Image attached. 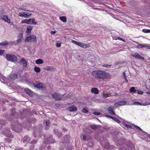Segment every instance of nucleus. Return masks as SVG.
Segmentation results:
<instances>
[{"instance_id": "obj_1", "label": "nucleus", "mask_w": 150, "mask_h": 150, "mask_svg": "<svg viewBox=\"0 0 150 150\" xmlns=\"http://www.w3.org/2000/svg\"><path fill=\"white\" fill-rule=\"evenodd\" d=\"M92 75L95 78L102 80L109 79L111 76L108 73L100 70L93 71Z\"/></svg>"}, {"instance_id": "obj_2", "label": "nucleus", "mask_w": 150, "mask_h": 150, "mask_svg": "<svg viewBox=\"0 0 150 150\" xmlns=\"http://www.w3.org/2000/svg\"><path fill=\"white\" fill-rule=\"evenodd\" d=\"M6 58L7 60L13 62H16L17 61V58L15 55L12 54H6Z\"/></svg>"}, {"instance_id": "obj_3", "label": "nucleus", "mask_w": 150, "mask_h": 150, "mask_svg": "<svg viewBox=\"0 0 150 150\" xmlns=\"http://www.w3.org/2000/svg\"><path fill=\"white\" fill-rule=\"evenodd\" d=\"M71 42L72 43L79 46L82 47L83 48H86L89 47V45L88 44L81 42H77L74 40H72Z\"/></svg>"}, {"instance_id": "obj_4", "label": "nucleus", "mask_w": 150, "mask_h": 150, "mask_svg": "<svg viewBox=\"0 0 150 150\" xmlns=\"http://www.w3.org/2000/svg\"><path fill=\"white\" fill-rule=\"evenodd\" d=\"M34 86L39 89L44 88L46 87V86L45 84H42L39 81H37L34 83Z\"/></svg>"}, {"instance_id": "obj_5", "label": "nucleus", "mask_w": 150, "mask_h": 150, "mask_svg": "<svg viewBox=\"0 0 150 150\" xmlns=\"http://www.w3.org/2000/svg\"><path fill=\"white\" fill-rule=\"evenodd\" d=\"M31 15V14L27 12H19L18 16L25 18H28Z\"/></svg>"}, {"instance_id": "obj_6", "label": "nucleus", "mask_w": 150, "mask_h": 150, "mask_svg": "<svg viewBox=\"0 0 150 150\" xmlns=\"http://www.w3.org/2000/svg\"><path fill=\"white\" fill-rule=\"evenodd\" d=\"M127 104V102L126 101L124 100H121L118 101V102L115 103L114 105L117 107L119 106H123Z\"/></svg>"}, {"instance_id": "obj_7", "label": "nucleus", "mask_w": 150, "mask_h": 150, "mask_svg": "<svg viewBox=\"0 0 150 150\" xmlns=\"http://www.w3.org/2000/svg\"><path fill=\"white\" fill-rule=\"evenodd\" d=\"M131 55L134 57L139 59L142 60H144V58L142 56L140 55L138 53H135L131 54Z\"/></svg>"}, {"instance_id": "obj_8", "label": "nucleus", "mask_w": 150, "mask_h": 150, "mask_svg": "<svg viewBox=\"0 0 150 150\" xmlns=\"http://www.w3.org/2000/svg\"><path fill=\"white\" fill-rule=\"evenodd\" d=\"M52 96L53 98L56 100H59L61 99V96L60 94H58L56 93L52 94Z\"/></svg>"}, {"instance_id": "obj_9", "label": "nucleus", "mask_w": 150, "mask_h": 150, "mask_svg": "<svg viewBox=\"0 0 150 150\" xmlns=\"http://www.w3.org/2000/svg\"><path fill=\"white\" fill-rule=\"evenodd\" d=\"M108 113L110 114L115 115V114L114 111V107H113L110 106L108 107Z\"/></svg>"}, {"instance_id": "obj_10", "label": "nucleus", "mask_w": 150, "mask_h": 150, "mask_svg": "<svg viewBox=\"0 0 150 150\" xmlns=\"http://www.w3.org/2000/svg\"><path fill=\"white\" fill-rule=\"evenodd\" d=\"M19 62L24 67H26L27 66V62L24 58L21 59Z\"/></svg>"}, {"instance_id": "obj_11", "label": "nucleus", "mask_w": 150, "mask_h": 150, "mask_svg": "<svg viewBox=\"0 0 150 150\" xmlns=\"http://www.w3.org/2000/svg\"><path fill=\"white\" fill-rule=\"evenodd\" d=\"M17 78V75L16 74H12L9 76V78L12 80H15Z\"/></svg>"}, {"instance_id": "obj_12", "label": "nucleus", "mask_w": 150, "mask_h": 150, "mask_svg": "<svg viewBox=\"0 0 150 150\" xmlns=\"http://www.w3.org/2000/svg\"><path fill=\"white\" fill-rule=\"evenodd\" d=\"M24 91L25 92H26V93L29 95L30 96H32L33 95V92L30 91V89L26 88L24 89Z\"/></svg>"}, {"instance_id": "obj_13", "label": "nucleus", "mask_w": 150, "mask_h": 150, "mask_svg": "<svg viewBox=\"0 0 150 150\" xmlns=\"http://www.w3.org/2000/svg\"><path fill=\"white\" fill-rule=\"evenodd\" d=\"M30 18L28 19H25L21 21V23H26L27 24H30Z\"/></svg>"}, {"instance_id": "obj_14", "label": "nucleus", "mask_w": 150, "mask_h": 150, "mask_svg": "<svg viewBox=\"0 0 150 150\" xmlns=\"http://www.w3.org/2000/svg\"><path fill=\"white\" fill-rule=\"evenodd\" d=\"M3 20L8 23H10V21L9 19L8 18V17L6 16H4L2 18Z\"/></svg>"}, {"instance_id": "obj_15", "label": "nucleus", "mask_w": 150, "mask_h": 150, "mask_svg": "<svg viewBox=\"0 0 150 150\" xmlns=\"http://www.w3.org/2000/svg\"><path fill=\"white\" fill-rule=\"evenodd\" d=\"M68 109L70 112H75L77 110V108L74 106L70 107Z\"/></svg>"}, {"instance_id": "obj_16", "label": "nucleus", "mask_w": 150, "mask_h": 150, "mask_svg": "<svg viewBox=\"0 0 150 150\" xmlns=\"http://www.w3.org/2000/svg\"><path fill=\"white\" fill-rule=\"evenodd\" d=\"M91 92L94 94H97L98 93V90L96 88H93L91 89Z\"/></svg>"}, {"instance_id": "obj_17", "label": "nucleus", "mask_w": 150, "mask_h": 150, "mask_svg": "<svg viewBox=\"0 0 150 150\" xmlns=\"http://www.w3.org/2000/svg\"><path fill=\"white\" fill-rule=\"evenodd\" d=\"M43 63V61L40 59H38L35 61V63L38 64H42Z\"/></svg>"}, {"instance_id": "obj_18", "label": "nucleus", "mask_w": 150, "mask_h": 150, "mask_svg": "<svg viewBox=\"0 0 150 150\" xmlns=\"http://www.w3.org/2000/svg\"><path fill=\"white\" fill-rule=\"evenodd\" d=\"M30 139L29 137L27 136H25L23 138V141L24 142H29Z\"/></svg>"}, {"instance_id": "obj_19", "label": "nucleus", "mask_w": 150, "mask_h": 150, "mask_svg": "<svg viewBox=\"0 0 150 150\" xmlns=\"http://www.w3.org/2000/svg\"><path fill=\"white\" fill-rule=\"evenodd\" d=\"M33 28V27L32 26H29L27 27L26 33H30Z\"/></svg>"}, {"instance_id": "obj_20", "label": "nucleus", "mask_w": 150, "mask_h": 150, "mask_svg": "<svg viewBox=\"0 0 150 150\" xmlns=\"http://www.w3.org/2000/svg\"><path fill=\"white\" fill-rule=\"evenodd\" d=\"M31 37V42H35L37 41V40L36 39V36L34 35H31L30 36Z\"/></svg>"}, {"instance_id": "obj_21", "label": "nucleus", "mask_w": 150, "mask_h": 150, "mask_svg": "<svg viewBox=\"0 0 150 150\" xmlns=\"http://www.w3.org/2000/svg\"><path fill=\"white\" fill-rule=\"evenodd\" d=\"M60 20L64 22H65L66 21L67 19L65 16H61L59 17Z\"/></svg>"}, {"instance_id": "obj_22", "label": "nucleus", "mask_w": 150, "mask_h": 150, "mask_svg": "<svg viewBox=\"0 0 150 150\" xmlns=\"http://www.w3.org/2000/svg\"><path fill=\"white\" fill-rule=\"evenodd\" d=\"M130 91L134 93H137V90L135 89L134 87H132L130 89Z\"/></svg>"}, {"instance_id": "obj_23", "label": "nucleus", "mask_w": 150, "mask_h": 150, "mask_svg": "<svg viewBox=\"0 0 150 150\" xmlns=\"http://www.w3.org/2000/svg\"><path fill=\"white\" fill-rule=\"evenodd\" d=\"M34 71L37 73H39L40 71V68L38 67H35L34 68Z\"/></svg>"}, {"instance_id": "obj_24", "label": "nucleus", "mask_w": 150, "mask_h": 150, "mask_svg": "<svg viewBox=\"0 0 150 150\" xmlns=\"http://www.w3.org/2000/svg\"><path fill=\"white\" fill-rule=\"evenodd\" d=\"M145 44H139L137 47L138 48H144Z\"/></svg>"}, {"instance_id": "obj_25", "label": "nucleus", "mask_w": 150, "mask_h": 150, "mask_svg": "<svg viewBox=\"0 0 150 150\" xmlns=\"http://www.w3.org/2000/svg\"><path fill=\"white\" fill-rule=\"evenodd\" d=\"M44 69L46 70L49 71L52 70H53V69H54V68L52 67L47 66L44 68Z\"/></svg>"}, {"instance_id": "obj_26", "label": "nucleus", "mask_w": 150, "mask_h": 150, "mask_svg": "<svg viewBox=\"0 0 150 150\" xmlns=\"http://www.w3.org/2000/svg\"><path fill=\"white\" fill-rule=\"evenodd\" d=\"M30 23L31 24L36 25L37 24V22L35 21V19L34 18L31 19L30 18Z\"/></svg>"}, {"instance_id": "obj_27", "label": "nucleus", "mask_w": 150, "mask_h": 150, "mask_svg": "<svg viewBox=\"0 0 150 150\" xmlns=\"http://www.w3.org/2000/svg\"><path fill=\"white\" fill-rule=\"evenodd\" d=\"M144 48L146 49H150V44H145Z\"/></svg>"}, {"instance_id": "obj_28", "label": "nucleus", "mask_w": 150, "mask_h": 150, "mask_svg": "<svg viewBox=\"0 0 150 150\" xmlns=\"http://www.w3.org/2000/svg\"><path fill=\"white\" fill-rule=\"evenodd\" d=\"M8 44V42L7 41H4L0 43V45H3L4 46H5L7 45Z\"/></svg>"}, {"instance_id": "obj_29", "label": "nucleus", "mask_w": 150, "mask_h": 150, "mask_svg": "<svg viewBox=\"0 0 150 150\" xmlns=\"http://www.w3.org/2000/svg\"><path fill=\"white\" fill-rule=\"evenodd\" d=\"M133 105H142L141 103H140L139 102H134L133 104H132Z\"/></svg>"}, {"instance_id": "obj_30", "label": "nucleus", "mask_w": 150, "mask_h": 150, "mask_svg": "<svg viewBox=\"0 0 150 150\" xmlns=\"http://www.w3.org/2000/svg\"><path fill=\"white\" fill-rule=\"evenodd\" d=\"M20 9L24 11H29L30 12H32V11H30L29 10H28V9H27L26 8H24L23 7H21L20 8Z\"/></svg>"}, {"instance_id": "obj_31", "label": "nucleus", "mask_w": 150, "mask_h": 150, "mask_svg": "<svg viewBox=\"0 0 150 150\" xmlns=\"http://www.w3.org/2000/svg\"><path fill=\"white\" fill-rule=\"evenodd\" d=\"M135 127L136 129H137L141 130L143 132V134H144V133H146V132H145L143 131L139 127L137 126H135Z\"/></svg>"}, {"instance_id": "obj_32", "label": "nucleus", "mask_w": 150, "mask_h": 150, "mask_svg": "<svg viewBox=\"0 0 150 150\" xmlns=\"http://www.w3.org/2000/svg\"><path fill=\"white\" fill-rule=\"evenodd\" d=\"M31 39V37L30 36L28 37H27L25 39V42H30Z\"/></svg>"}, {"instance_id": "obj_33", "label": "nucleus", "mask_w": 150, "mask_h": 150, "mask_svg": "<svg viewBox=\"0 0 150 150\" xmlns=\"http://www.w3.org/2000/svg\"><path fill=\"white\" fill-rule=\"evenodd\" d=\"M105 148L108 150L111 149L113 148V146L112 145H109L108 147L106 146L105 147Z\"/></svg>"}, {"instance_id": "obj_34", "label": "nucleus", "mask_w": 150, "mask_h": 150, "mask_svg": "<svg viewBox=\"0 0 150 150\" xmlns=\"http://www.w3.org/2000/svg\"><path fill=\"white\" fill-rule=\"evenodd\" d=\"M143 31L144 33H150V30L144 29L143 30Z\"/></svg>"}, {"instance_id": "obj_35", "label": "nucleus", "mask_w": 150, "mask_h": 150, "mask_svg": "<svg viewBox=\"0 0 150 150\" xmlns=\"http://www.w3.org/2000/svg\"><path fill=\"white\" fill-rule=\"evenodd\" d=\"M81 111L82 112L85 113H86L88 112V111L87 109L85 108H84Z\"/></svg>"}, {"instance_id": "obj_36", "label": "nucleus", "mask_w": 150, "mask_h": 150, "mask_svg": "<svg viewBox=\"0 0 150 150\" xmlns=\"http://www.w3.org/2000/svg\"><path fill=\"white\" fill-rule=\"evenodd\" d=\"M137 93L139 94H143L144 92L142 91L139 90L137 91Z\"/></svg>"}, {"instance_id": "obj_37", "label": "nucleus", "mask_w": 150, "mask_h": 150, "mask_svg": "<svg viewBox=\"0 0 150 150\" xmlns=\"http://www.w3.org/2000/svg\"><path fill=\"white\" fill-rule=\"evenodd\" d=\"M123 77H124L126 81L127 82V78H126V73H125V72H124L123 73Z\"/></svg>"}, {"instance_id": "obj_38", "label": "nucleus", "mask_w": 150, "mask_h": 150, "mask_svg": "<svg viewBox=\"0 0 150 150\" xmlns=\"http://www.w3.org/2000/svg\"><path fill=\"white\" fill-rule=\"evenodd\" d=\"M112 119L113 120H114L115 121L117 122V123H119L120 122V121L118 120L117 118H116L113 117V118H112Z\"/></svg>"}, {"instance_id": "obj_39", "label": "nucleus", "mask_w": 150, "mask_h": 150, "mask_svg": "<svg viewBox=\"0 0 150 150\" xmlns=\"http://www.w3.org/2000/svg\"><path fill=\"white\" fill-rule=\"evenodd\" d=\"M18 38L22 39L23 38V35L22 33H19L18 35Z\"/></svg>"}, {"instance_id": "obj_40", "label": "nucleus", "mask_w": 150, "mask_h": 150, "mask_svg": "<svg viewBox=\"0 0 150 150\" xmlns=\"http://www.w3.org/2000/svg\"><path fill=\"white\" fill-rule=\"evenodd\" d=\"M124 126L128 128H132V127L131 126L127 125L126 124H124Z\"/></svg>"}, {"instance_id": "obj_41", "label": "nucleus", "mask_w": 150, "mask_h": 150, "mask_svg": "<svg viewBox=\"0 0 150 150\" xmlns=\"http://www.w3.org/2000/svg\"><path fill=\"white\" fill-rule=\"evenodd\" d=\"M81 138H82L83 139H84L85 141L87 140V137L86 136H85V135H83V136H82L81 137Z\"/></svg>"}, {"instance_id": "obj_42", "label": "nucleus", "mask_w": 150, "mask_h": 150, "mask_svg": "<svg viewBox=\"0 0 150 150\" xmlns=\"http://www.w3.org/2000/svg\"><path fill=\"white\" fill-rule=\"evenodd\" d=\"M103 97L104 98H107L108 97L109 95L108 93H103Z\"/></svg>"}, {"instance_id": "obj_43", "label": "nucleus", "mask_w": 150, "mask_h": 150, "mask_svg": "<svg viewBox=\"0 0 150 150\" xmlns=\"http://www.w3.org/2000/svg\"><path fill=\"white\" fill-rule=\"evenodd\" d=\"M93 114L97 115L99 116L101 114V113L100 112H95L93 113Z\"/></svg>"}, {"instance_id": "obj_44", "label": "nucleus", "mask_w": 150, "mask_h": 150, "mask_svg": "<svg viewBox=\"0 0 150 150\" xmlns=\"http://www.w3.org/2000/svg\"><path fill=\"white\" fill-rule=\"evenodd\" d=\"M4 52V50H0V56Z\"/></svg>"}, {"instance_id": "obj_45", "label": "nucleus", "mask_w": 150, "mask_h": 150, "mask_svg": "<svg viewBox=\"0 0 150 150\" xmlns=\"http://www.w3.org/2000/svg\"><path fill=\"white\" fill-rule=\"evenodd\" d=\"M61 46V44L60 43H57L56 44V46L57 47H60Z\"/></svg>"}, {"instance_id": "obj_46", "label": "nucleus", "mask_w": 150, "mask_h": 150, "mask_svg": "<svg viewBox=\"0 0 150 150\" xmlns=\"http://www.w3.org/2000/svg\"><path fill=\"white\" fill-rule=\"evenodd\" d=\"M1 79H2L4 81H5L6 79V77H4V76H2L0 77V80H1Z\"/></svg>"}, {"instance_id": "obj_47", "label": "nucleus", "mask_w": 150, "mask_h": 150, "mask_svg": "<svg viewBox=\"0 0 150 150\" xmlns=\"http://www.w3.org/2000/svg\"><path fill=\"white\" fill-rule=\"evenodd\" d=\"M91 127L92 129H95L96 128V127L95 125H92L91 126Z\"/></svg>"}, {"instance_id": "obj_48", "label": "nucleus", "mask_w": 150, "mask_h": 150, "mask_svg": "<svg viewBox=\"0 0 150 150\" xmlns=\"http://www.w3.org/2000/svg\"><path fill=\"white\" fill-rule=\"evenodd\" d=\"M117 39H118L119 40H122L123 42H125V40H123L122 38H121L120 37H118Z\"/></svg>"}, {"instance_id": "obj_49", "label": "nucleus", "mask_w": 150, "mask_h": 150, "mask_svg": "<svg viewBox=\"0 0 150 150\" xmlns=\"http://www.w3.org/2000/svg\"><path fill=\"white\" fill-rule=\"evenodd\" d=\"M21 39H21L19 38V39L16 41L18 43H19L21 42V40H22Z\"/></svg>"}, {"instance_id": "obj_50", "label": "nucleus", "mask_w": 150, "mask_h": 150, "mask_svg": "<svg viewBox=\"0 0 150 150\" xmlns=\"http://www.w3.org/2000/svg\"><path fill=\"white\" fill-rule=\"evenodd\" d=\"M37 142V141L36 140H33L31 142V143L33 144L36 143Z\"/></svg>"}, {"instance_id": "obj_51", "label": "nucleus", "mask_w": 150, "mask_h": 150, "mask_svg": "<svg viewBox=\"0 0 150 150\" xmlns=\"http://www.w3.org/2000/svg\"><path fill=\"white\" fill-rule=\"evenodd\" d=\"M16 150H23V149L21 147L16 148Z\"/></svg>"}, {"instance_id": "obj_52", "label": "nucleus", "mask_w": 150, "mask_h": 150, "mask_svg": "<svg viewBox=\"0 0 150 150\" xmlns=\"http://www.w3.org/2000/svg\"><path fill=\"white\" fill-rule=\"evenodd\" d=\"M56 32V31H51V34H55Z\"/></svg>"}, {"instance_id": "obj_53", "label": "nucleus", "mask_w": 150, "mask_h": 150, "mask_svg": "<svg viewBox=\"0 0 150 150\" xmlns=\"http://www.w3.org/2000/svg\"><path fill=\"white\" fill-rule=\"evenodd\" d=\"M105 116H106V117H108L110 118H111L112 119V118H113V117H112L111 116H108L107 115H105Z\"/></svg>"}, {"instance_id": "obj_54", "label": "nucleus", "mask_w": 150, "mask_h": 150, "mask_svg": "<svg viewBox=\"0 0 150 150\" xmlns=\"http://www.w3.org/2000/svg\"><path fill=\"white\" fill-rule=\"evenodd\" d=\"M46 126H48L49 125V122H46Z\"/></svg>"}, {"instance_id": "obj_55", "label": "nucleus", "mask_w": 150, "mask_h": 150, "mask_svg": "<svg viewBox=\"0 0 150 150\" xmlns=\"http://www.w3.org/2000/svg\"><path fill=\"white\" fill-rule=\"evenodd\" d=\"M117 38L118 37H113V39L114 40H117Z\"/></svg>"}, {"instance_id": "obj_56", "label": "nucleus", "mask_w": 150, "mask_h": 150, "mask_svg": "<svg viewBox=\"0 0 150 150\" xmlns=\"http://www.w3.org/2000/svg\"><path fill=\"white\" fill-rule=\"evenodd\" d=\"M105 65V66H104V67H109V65Z\"/></svg>"}, {"instance_id": "obj_57", "label": "nucleus", "mask_w": 150, "mask_h": 150, "mask_svg": "<svg viewBox=\"0 0 150 150\" xmlns=\"http://www.w3.org/2000/svg\"><path fill=\"white\" fill-rule=\"evenodd\" d=\"M146 93L147 94H150V91H148Z\"/></svg>"}, {"instance_id": "obj_58", "label": "nucleus", "mask_w": 150, "mask_h": 150, "mask_svg": "<svg viewBox=\"0 0 150 150\" xmlns=\"http://www.w3.org/2000/svg\"><path fill=\"white\" fill-rule=\"evenodd\" d=\"M134 43H136V44H137L138 45V44H139V43H138L137 42H136V41H134Z\"/></svg>"}, {"instance_id": "obj_59", "label": "nucleus", "mask_w": 150, "mask_h": 150, "mask_svg": "<svg viewBox=\"0 0 150 150\" xmlns=\"http://www.w3.org/2000/svg\"><path fill=\"white\" fill-rule=\"evenodd\" d=\"M148 137H150V135L149 134L148 135Z\"/></svg>"}, {"instance_id": "obj_60", "label": "nucleus", "mask_w": 150, "mask_h": 150, "mask_svg": "<svg viewBox=\"0 0 150 150\" xmlns=\"http://www.w3.org/2000/svg\"><path fill=\"white\" fill-rule=\"evenodd\" d=\"M148 81H149L148 80H147L146 81V82H147Z\"/></svg>"}, {"instance_id": "obj_61", "label": "nucleus", "mask_w": 150, "mask_h": 150, "mask_svg": "<svg viewBox=\"0 0 150 150\" xmlns=\"http://www.w3.org/2000/svg\"><path fill=\"white\" fill-rule=\"evenodd\" d=\"M7 131L8 132H9V130H8Z\"/></svg>"}, {"instance_id": "obj_62", "label": "nucleus", "mask_w": 150, "mask_h": 150, "mask_svg": "<svg viewBox=\"0 0 150 150\" xmlns=\"http://www.w3.org/2000/svg\"><path fill=\"white\" fill-rule=\"evenodd\" d=\"M12 129L13 130H14V129H13V128Z\"/></svg>"}, {"instance_id": "obj_63", "label": "nucleus", "mask_w": 150, "mask_h": 150, "mask_svg": "<svg viewBox=\"0 0 150 150\" xmlns=\"http://www.w3.org/2000/svg\"><path fill=\"white\" fill-rule=\"evenodd\" d=\"M146 87H147V85H146Z\"/></svg>"}, {"instance_id": "obj_64", "label": "nucleus", "mask_w": 150, "mask_h": 150, "mask_svg": "<svg viewBox=\"0 0 150 150\" xmlns=\"http://www.w3.org/2000/svg\"><path fill=\"white\" fill-rule=\"evenodd\" d=\"M149 81H150V78H149Z\"/></svg>"}]
</instances>
